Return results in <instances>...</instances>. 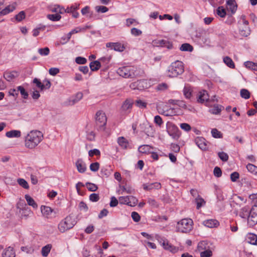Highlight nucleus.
<instances>
[{
	"label": "nucleus",
	"mask_w": 257,
	"mask_h": 257,
	"mask_svg": "<svg viewBox=\"0 0 257 257\" xmlns=\"http://www.w3.org/2000/svg\"><path fill=\"white\" fill-rule=\"evenodd\" d=\"M43 139V133L37 130L30 132L25 139V147L32 149L37 146Z\"/></svg>",
	"instance_id": "nucleus-1"
},
{
	"label": "nucleus",
	"mask_w": 257,
	"mask_h": 257,
	"mask_svg": "<svg viewBox=\"0 0 257 257\" xmlns=\"http://www.w3.org/2000/svg\"><path fill=\"white\" fill-rule=\"evenodd\" d=\"M184 71L183 63L180 61H176L169 67L167 75L169 77H175L182 74Z\"/></svg>",
	"instance_id": "nucleus-2"
},
{
	"label": "nucleus",
	"mask_w": 257,
	"mask_h": 257,
	"mask_svg": "<svg viewBox=\"0 0 257 257\" xmlns=\"http://www.w3.org/2000/svg\"><path fill=\"white\" fill-rule=\"evenodd\" d=\"M76 223V221L73 216L70 215L67 216L62 220L58 224V229L61 232L72 228Z\"/></svg>",
	"instance_id": "nucleus-3"
},
{
	"label": "nucleus",
	"mask_w": 257,
	"mask_h": 257,
	"mask_svg": "<svg viewBox=\"0 0 257 257\" xmlns=\"http://www.w3.org/2000/svg\"><path fill=\"white\" fill-rule=\"evenodd\" d=\"M193 221L191 219L184 218L178 222L177 229L182 233H188L193 228Z\"/></svg>",
	"instance_id": "nucleus-4"
},
{
	"label": "nucleus",
	"mask_w": 257,
	"mask_h": 257,
	"mask_svg": "<svg viewBox=\"0 0 257 257\" xmlns=\"http://www.w3.org/2000/svg\"><path fill=\"white\" fill-rule=\"evenodd\" d=\"M117 74L124 78H133L138 74L135 73V68L129 67L119 68L117 70Z\"/></svg>",
	"instance_id": "nucleus-5"
},
{
	"label": "nucleus",
	"mask_w": 257,
	"mask_h": 257,
	"mask_svg": "<svg viewBox=\"0 0 257 257\" xmlns=\"http://www.w3.org/2000/svg\"><path fill=\"white\" fill-rule=\"evenodd\" d=\"M167 132L174 140H178L180 136L178 128L172 122L168 121L166 124Z\"/></svg>",
	"instance_id": "nucleus-6"
},
{
	"label": "nucleus",
	"mask_w": 257,
	"mask_h": 257,
	"mask_svg": "<svg viewBox=\"0 0 257 257\" xmlns=\"http://www.w3.org/2000/svg\"><path fill=\"white\" fill-rule=\"evenodd\" d=\"M96 123L100 130H104V126L105 125L107 121L105 114L102 111H98L96 113Z\"/></svg>",
	"instance_id": "nucleus-7"
},
{
	"label": "nucleus",
	"mask_w": 257,
	"mask_h": 257,
	"mask_svg": "<svg viewBox=\"0 0 257 257\" xmlns=\"http://www.w3.org/2000/svg\"><path fill=\"white\" fill-rule=\"evenodd\" d=\"M247 223L249 226H253L257 223V208L251 207L247 218Z\"/></svg>",
	"instance_id": "nucleus-8"
},
{
	"label": "nucleus",
	"mask_w": 257,
	"mask_h": 257,
	"mask_svg": "<svg viewBox=\"0 0 257 257\" xmlns=\"http://www.w3.org/2000/svg\"><path fill=\"white\" fill-rule=\"evenodd\" d=\"M156 238H157V239H158L159 241L161 243H162V246L165 249L168 250L170 251L173 253L176 252L178 250V247L169 243L167 239L162 238H160V239H159V238H160V237L158 235L156 236Z\"/></svg>",
	"instance_id": "nucleus-9"
},
{
	"label": "nucleus",
	"mask_w": 257,
	"mask_h": 257,
	"mask_svg": "<svg viewBox=\"0 0 257 257\" xmlns=\"http://www.w3.org/2000/svg\"><path fill=\"white\" fill-rule=\"evenodd\" d=\"M239 34L244 37H247L250 34V29L248 25H245L241 24V22H238Z\"/></svg>",
	"instance_id": "nucleus-10"
},
{
	"label": "nucleus",
	"mask_w": 257,
	"mask_h": 257,
	"mask_svg": "<svg viewBox=\"0 0 257 257\" xmlns=\"http://www.w3.org/2000/svg\"><path fill=\"white\" fill-rule=\"evenodd\" d=\"M107 48H110L116 51L122 52L125 49L123 45H121L120 43H107L106 44Z\"/></svg>",
	"instance_id": "nucleus-11"
},
{
	"label": "nucleus",
	"mask_w": 257,
	"mask_h": 257,
	"mask_svg": "<svg viewBox=\"0 0 257 257\" xmlns=\"http://www.w3.org/2000/svg\"><path fill=\"white\" fill-rule=\"evenodd\" d=\"M42 214L47 218L51 217L52 214L54 212L55 214L56 212L50 207L46 206H42L41 207Z\"/></svg>",
	"instance_id": "nucleus-12"
},
{
	"label": "nucleus",
	"mask_w": 257,
	"mask_h": 257,
	"mask_svg": "<svg viewBox=\"0 0 257 257\" xmlns=\"http://www.w3.org/2000/svg\"><path fill=\"white\" fill-rule=\"evenodd\" d=\"M195 143L197 146L202 150H206L207 148L206 140L202 137H197L195 139Z\"/></svg>",
	"instance_id": "nucleus-13"
},
{
	"label": "nucleus",
	"mask_w": 257,
	"mask_h": 257,
	"mask_svg": "<svg viewBox=\"0 0 257 257\" xmlns=\"http://www.w3.org/2000/svg\"><path fill=\"white\" fill-rule=\"evenodd\" d=\"M154 44L157 46L167 47L169 49H171L173 47V45L170 42L165 40H158L157 41L154 42Z\"/></svg>",
	"instance_id": "nucleus-14"
},
{
	"label": "nucleus",
	"mask_w": 257,
	"mask_h": 257,
	"mask_svg": "<svg viewBox=\"0 0 257 257\" xmlns=\"http://www.w3.org/2000/svg\"><path fill=\"white\" fill-rule=\"evenodd\" d=\"M75 165L79 173H83L85 172L86 170V167L85 163L81 159L77 160Z\"/></svg>",
	"instance_id": "nucleus-15"
},
{
	"label": "nucleus",
	"mask_w": 257,
	"mask_h": 257,
	"mask_svg": "<svg viewBox=\"0 0 257 257\" xmlns=\"http://www.w3.org/2000/svg\"><path fill=\"white\" fill-rule=\"evenodd\" d=\"M143 188L145 190L150 191L153 189H160L161 185L160 183L155 182L150 184H143Z\"/></svg>",
	"instance_id": "nucleus-16"
},
{
	"label": "nucleus",
	"mask_w": 257,
	"mask_h": 257,
	"mask_svg": "<svg viewBox=\"0 0 257 257\" xmlns=\"http://www.w3.org/2000/svg\"><path fill=\"white\" fill-rule=\"evenodd\" d=\"M210 99L206 91L203 90L200 92L198 98L197 99V101L198 102L203 103L205 101L207 102Z\"/></svg>",
	"instance_id": "nucleus-17"
},
{
	"label": "nucleus",
	"mask_w": 257,
	"mask_h": 257,
	"mask_svg": "<svg viewBox=\"0 0 257 257\" xmlns=\"http://www.w3.org/2000/svg\"><path fill=\"white\" fill-rule=\"evenodd\" d=\"M227 8L231 12V14H234L237 10V5L234 0L226 1Z\"/></svg>",
	"instance_id": "nucleus-18"
},
{
	"label": "nucleus",
	"mask_w": 257,
	"mask_h": 257,
	"mask_svg": "<svg viewBox=\"0 0 257 257\" xmlns=\"http://www.w3.org/2000/svg\"><path fill=\"white\" fill-rule=\"evenodd\" d=\"M203 225L209 228L216 227L219 225V222L216 219H207L203 222Z\"/></svg>",
	"instance_id": "nucleus-19"
},
{
	"label": "nucleus",
	"mask_w": 257,
	"mask_h": 257,
	"mask_svg": "<svg viewBox=\"0 0 257 257\" xmlns=\"http://www.w3.org/2000/svg\"><path fill=\"white\" fill-rule=\"evenodd\" d=\"M16 4H13L11 5H9L2 10H0V15L4 16L11 12H13L16 9Z\"/></svg>",
	"instance_id": "nucleus-20"
},
{
	"label": "nucleus",
	"mask_w": 257,
	"mask_h": 257,
	"mask_svg": "<svg viewBox=\"0 0 257 257\" xmlns=\"http://www.w3.org/2000/svg\"><path fill=\"white\" fill-rule=\"evenodd\" d=\"M17 75V73L15 71L8 72L6 71L4 73L3 77L8 81H11L13 80Z\"/></svg>",
	"instance_id": "nucleus-21"
},
{
	"label": "nucleus",
	"mask_w": 257,
	"mask_h": 257,
	"mask_svg": "<svg viewBox=\"0 0 257 257\" xmlns=\"http://www.w3.org/2000/svg\"><path fill=\"white\" fill-rule=\"evenodd\" d=\"M83 97V94L81 92H78L76 94L75 96L71 98L69 101V104L70 105H74L80 100L82 99Z\"/></svg>",
	"instance_id": "nucleus-22"
},
{
	"label": "nucleus",
	"mask_w": 257,
	"mask_h": 257,
	"mask_svg": "<svg viewBox=\"0 0 257 257\" xmlns=\"http://www.w3.org/2000/svg\"><path fill=\"white\" fill-rule=\"evenodd\" d=\"M2 257H15V252L13 248L10 246L9 247L3 252Z\"/></svg>",
	"instance_id": "nucleus-23"
},
{
	"label": "nucleus",
	"mask_w": 257,
	"mask_h": 257,
	"mask_svg": "<svg viewBox=\"0 0 257 257\" xmlns=\"http://www.w3.org/2000/svg\"><path fill=\"white\" fill-rule=\"evenodd\" d=\"M89 67L92 71H97L101 67L100 62L98 60L92 61L90 63Z\"/></svg>",
	"instance_id": "nucleus-24"
},
{
	"label": "nucleus",
	"mask_w": 257,
	"mask_h": 257,
	"mask_svg": "<svg viewBox=\"0 0 257 257\" xmlns=\"http://www.w3.org/2000/svg\"><path fill=\"white\" fill-rule=\"evenodd\" d=\"M249 208L248 206L242 207L240 211L239 216L242 218H248L249 214Z\"/></svg>",
	"instance_id": "nucleus-25"
},
{
	"label": "nucleus",
	"mask_w": 257,
	"mask_h": 257,
	"mask_svg": "<svg viewBox=\"0 0 257 257\" xmlns=\"http://www.w3.org/2000/svg\"><path fill=\"white\" fill-rule=\"evenodd\" d=\"M52 247V245L51 244H48L46 245L43 246L41 250V253L43 256L46 257L50 252V250Z\"/></svg>",
	"instance_id": "nucleus-26"
},
{
	"label": "nucleus",
	"mask_w": 257,
	"mask_h": 257,
	"mask_svg": "<svg viewBox=\"0 0 257 257\" xmlns=\"http://www.w3.org/2000/svg\"><path fill=\"white\" fill-rule=\"evenodd\" d=\"M199 251L205 250L209 249L208 242L206 241H202L199 242L197 246Z\"/></svg>",
	"instance_id": "nucleus-27"
},
{
	"label": "nucleus",
	"mask_w": 257,
	"mask_h": 257,
	"mask_svg": "<svg viewBox=\"0 0 257 257\" xmlns=\"http://www.w3.org/2000/svg\"><path fill=\"white\" fill-rule=\"evenodd\" d=\"M25 198L29 205L32 206L34 208H37L38 205L35 200L29 195H25Z\"/></svg>",
	"instance_id": "nucleus-28"
},
{
	"label": "nucleus",
	"mask_w": 257,
	"mask_h": 257,
	"mask_svg": "<svg viewBox=\"0 0 257 257\" xmlns=\"http://www.w3.org/2000/svg\"><path fill=\"white\" fill-rule=\"evenodd\" d=\"M6 136L8 138H13V137L18 138L21 136V132L20 131H17V130L11 131L7 132L6 134Z\"/></svg>",
	"instance_id": "nucleus-29"
},
{
	"label": "nucleus",
	"mask_w": 257,
	"mask_h": 257,
	"mask_svg": "<svg viewBox=\"0 0 257 257\" xmlns=\"http://www.w3.org/2000/svg\"><path fill=\"white\" fill-rule=\"evenodd\" d=\"M192 90L190 86H185L183 89V93L185 97L190 99L192 96Z\"/></svg>",
	"instance_id": "nucleus-30"
},
{
	"label": "nucleus",
	"mask_w": 257,
	"mask_h": 257,
	"mask_svg": "<svg viewBox=\"0 0 257 257\" xmlns=\"http://www.w3.org/2000/svg\"><path fill=\"white\" fill-rule=\"evenodd\" d=\"M133 102L131 100L126 99L123 103L121 108L123 111H127L130 109L133 105Z\"/></svg>",
	"instance_id": "nucleus-31"
},
{
	"label": "nucleus",
	"mask_w": 257,
	"mask_h": 257,
	"mask_svg": "<svg viewBox=\"0 0 257 257\" xmlns=\"http://www.w3.org/2000/svg\"><path fill=\"white\" fill-rule=\"evenodd\" d=\"M117 142L120 146L123 149H126L128 145L127 140L123 137H119L117 139Z\"/></svg>",
	"instance_id": "nucleus-32"
},
{
	"label": "nucleus",
	"mask_w": 257,
	"mask_h": 257,
	"mask_svg": "<svg viewBox=\"0 0 257 257\" xmlns=\"http://www.w3.org/2000/svg\"><path fill=\"white\" fill-rule=\"evenodd\" d=\"M152 148L149 145H142L139 148V151L142 153H151Z\"/></svg>",
	"instance_id": "nucleus-33"
},
{
	"label": "nucleus",
	"mask_w": 257,
	"mask_h": 257,
	"mask_svg": "<svg viewBox=\"0 0 257 257\" xmlns=\"http://www.w3.org/2000/svg\"><path fill=\"white\" fill-rule=\"evenodd\" d=\"M223 62L227 66L231 68H233L235 67L233 61L230 57L228 56H226L223 58Z\"/></svg>",
	"instance_id": "nucleus-34"
},
{
	"label": "nucleus",
	"mask_w": 257,
	"mask_h": 257,
	"mask_svg": "<svg viewBox=\"0 0 257 257\" xmlns=\"http://www.w3.org/2000/svg\"><path fill=\"white\" fill-rule=\"evenodd\" d=\"M244 65L247 68L257 71V63L251 61H247L244 63Z\"/></svg>",
	"instance_id": "nucleus-35"
},
{
	"label": "nucleus",
	"mask_w": 257,
	"mask_h": 257,
	"mask_svg": "<svg viewBox=\"0 0 257 257\" xmlns=\"http://www.w3.org/2000/svg\"><path fill=\"white\" fill-rule=\"evenodd\" d=\"M17 182L20 186L24 189H28L29 188L28 182L24 179L19 178L17 179Z\"/></svg>",
	"instance_id": "nucleus-36"
},
{
	"label": "nucleus",
	"mask_w": 257,
	"mask_h": 257,
	"mask_svg": "<svg viewBox=\"0 0 257 257\" xmlns=\"http://www.w3.org/2000/svg\"><path fill=\"white\" fill-rule=\"evenodd\" d=\"M180 50H181L182 51H189V52H191L193 50V48L189 44L184 43V44H183L181 46V47L180 48Z\"/></svg>",
	"instance_id": "nucleus-37"
},
{
	"label": "nucleus",
	"mask_w": 257,
	"mask_h": 257,
	"mask_svg": "<svg viewBox=\"0 0 257 257\" xmlns=\"http://www.w3.org/2000/svg\"><path fill=\"white\" fill-rule=\"evenodd\" d=\"M18 92L20 91L22 97L24 99H27L29 96L28 93L26 91L25 89L22 86L17 87Z\"/></svg>",
	"instance_id": "nucleus-38"
},
{
	"label": "nucleus",
	"mask_w": 257,
	"mask_h": 257,
	"mask_svg": "<svg viewBox=\"0 0 257 257\" xmlns=\"http://www.w3.org/2000/svg\"><path fill=\"white\" fill-rule=\"evenodd\" d=\"M81 13L83 15H86L87 17L89 18L92 17V12H90V8L88 6H86L81 10Z\"/></svg>",
	"instance_id": "nucleus-39"
},
{
	"label": "nucleus",
	"mask_w": 257,
	"mask_h": 257,
	"mask_svg": "<svg viewBox=\"0 0 257 257\" xmlns=\"http://www.w3.org/2000/svg\"><path fill=\"white\" fill-rule=\"evenodd\" d=\"M47 17L52 21H58L61 18V16L59 14H49L47 16Z\"/></svg>",
	"instance_id": "nucleus-40"
},
{
	"label": "nucleus",
	"mask_w": 257,
	"mask_h": 257,
	"mask_svg": "<svg viewBox=\"0 0 257 257\" xmlns=\"http://www.w3.org/2000/svg\"><path fill=\"white\" fill-rule=\"evenodd\" d=\"M211 134L213 138L216 139L222 138L223 135L220 132L218 131L216 128H213L211 130Z\"/></svg>",
	"instance_id": "nucleus-41"
},
{
	"label": "nucleus",
	"mask_w": 257,
	"mask_h": 257,
	"mask_svg": "<svg viewBox=\"0 0 257 257\" xmlns=\"http://www.w3.org/2000/svg\"><path fill=\"white\" fill-rule=\"evenodd\" d=\"M216 13L221 18H224L226 15V11L223 7H219L216 10Z\"/></svg>",
	"instance_id": "nucleus-42"
},
{
	"label": "nucleus",
	"mask_w": 257,
	"mask_h": 257,
	"mask_svg": "<svg viewBox=\"0 0 257 257\" xmlns=\"http://www.w3.org/2000/svg\"><path fill=\"white\" fill-rule=\"evenodd\" d=\"M249 198L252 201V207L257 208V193L250 194L249 196Z\"/></svg>",
	"instance_id": "nucleus-43"
},
{
	"label": "nucleus",
	"mask_w": 257,
	"mask_h": 257,
	"mask_svg": "<svg viewBox=\"0 0 257 257\" xmlns=\"http://www.w3.org/2000/svg\"><path fill=\"white\" fill-rule=\"evenodd\" d=\"M85 185L90 191L94 192L98 189L97 185L92 183L87 182Z\"/></svg>",
	"instance_id": "nucleus-44"
},
{
	"label": "nucleus",
	"mask_w": 257,
	"mask_h": 257,
	"mask_svg": "<svg viewBox=\"0 0 257 257\" xmlns=\"http://www.w3.org/2000/svg\"><path fill=\"white\" fill-rule=\"evenodd\" d=\"M246 168L248 171L254 174H257V167L252 164H248L246 165Z\"/></svg>",
	"instance_id": "nucleus-45"
},
{
	"label": "nucleus",
	"mask_w": 257,
	"mask_h": 257,
	"mask_svg": "<svg viewBox=\"0 0 257 257\" xmlns=\"http://www.w3.org/2000/svg\"><path fill=\"white\" fill-rule=\"evenodd\" d=\"M33 82L34 83L36 84V86L38 88L40 89L41 91L44 90V86L43 85V83L41 82L40 80L37 78H35L33 79Z\"/></svg>",
	"instance_id": "nucleus-46"
},
{
	"label": "nucleus",
	"mask_w": 257,
	"mask_h": 257,
	"mask_svg": "<svg viewBox=\"0 0 257 257\" xmlns=\"http://www.w3.org/2000/svg\"><path fill=\"white\" fill-rule=\"evenodd\" d=\"M199 251L200 252L201 257H210L212 255V252L209 249Z\"/></svg>",
	"instance_id": "nucleus-47"
},
{
	"label": "nucleus",
	"mask_w": 257,
	"mask_h": 257,
	"mask_svg": "<svg viewBox=\"0 0 257 257\" xmlns=\"http://www.w3.org/2000/svg\"><path fill=\"white\" fill-rule=\"evenodd\" d=\"M128 199H129V206H135L138 203V199L133 196H128Z\"/></svg>",
	"instance_id": "nucleus-48"
},
{
	"label": "nucleus",
	"mask_w": 257,
	"mask_h": 257,
	"mask_svg": "<svg viewBox=\"0 0 257 257\" xmlns=\"http://www.w3.org/2000/svg\"><path fill=\"white\" fill-rule=\"evenodd\" d=\"M240 96L244 99H248L250 97V93L247 89H242L240 90Z\"/></svg>",
	"instance_id": "nucleus-49"
},
{
	"label": "nucleus",
	"mask_w": 257,
	"mask_h": 257,
	"mask_svg": "<svg viewBox=\"0 0 257 257\" xmlns=\"http://www.w3.org/2000/svg\"><path fill=\"white\" fill-rule=\"evenodd\" d=\"M135 104L140 108H145L147 107V103L141 99H138L136 100Z\"/></svg>",
	"instance_id": "nucleus-50"
},
{
	"label": "nucleus",
	"mask_w": 257,
	"mask_h": 257,
	"mask_svg": "<svg viewBox=\"0 0 257 257\" xmlns=\"http://www.w3.org/2000/svg\"><path fill=\"white\" fill-rule=\"evenodd\" d=\"M95 9L96 11L98 13H104L108 11V9L107 7L103 6H96Z\"/></svg>",
	"instance_id": "nucleus-51"
},
{
	"label": "nucleus",
	"mask_w": 257,
	"mask_h": 257,
	"mask_svg": "<svg viewBox=\"0 0 257 257\" xmlns=\"http://www.w3.org/2000/svg\"><path fill=\"white\" fill-rule=\"evenodd\" d=\"M222 106L221 105H214V107L210 110V111L213 114H218L221 110Z\"/></svg>",
	"instance_id": "nucleus-52"
},
{
	"label": "nucleus",
	"mask_w": 257,
	"mask_h": 257,
	"mask_svg": "<svg viewBox=\"0 0 257 257\" xmlns=\"http://www.w3.org/2000/svg\"><path fill=\"white\" fill-rule=\"evenodd\" d=\"M119 202L121 204H126L129 206V199L127 196H121L118 198Z\"/></svg>",
	"instance_id": "nucleus-53"
},
{
	"label": "nucleus",
	"mask_w": 257,
	"mask_h": 257,
	"mask_svg": "<svg viewBox=\"0 0 257 257\" xmlns=\"http://www.w3.org/2000/svg\"><path fill=\"white\" fill-rule=\"evenodd\" d=\"M38 52L42 56H47L49 54L50 50L48 47L40 48L38 50Z\"/></svg>",
	"instance_id": "nucleus-54"
},
{
	"label": "nucleus",
	"mask_w": 257,
	"mask_h": 257,
	"mask_svg": "<svg viewBox=\"0 0 257 257\" xmlns=\"http://www.w3.org/2000/svg\"><path fill=\"white\" fill-rule=\"evenodd\" d=\"M218 156L220 160L223 162H226L228 160V155L223 152H219L218 153Z\"/></svg>",
	"instance_id": "nucleus-55"
},
{
	"label": "nucleus",
	"mask_w": 257,
	"mask_h": 257,
	"mask_svg": "<svg viewBox=\"0 0 257 257\" xmlns=\"http://www.w3.org/2000/svg\"><path fill=\"white\" fill-rule=\"evenodd\" d=\"M111 59V56L108 57H103L100 58L98 61L100 62V64H101L104 66L106 65L110 61Z\"/></svg>",
	"instance_id": "nucleus-56"
},
{
	"label": "nucleus",
	"mask_w": 257,
	"mask_h": 257,
	"mask_svg": "<svg viewBox=\"0 0 257 257\" xmlns=\"http://www.w3.org/2000/svg\"><path fill=\"white\" fill-rule=\"evenodd\" d=\"M100 199L98 194L92 193L89 196V200L92 202H97Z\"/></svg>",
	"instance_id": "nucleus-57"
},
{
	"label": "nucleus",
	"mask_w": 257,
	"mask_h": 257,
	"mask_svg": "<svg viewBox=\"0 0 257 257\" xmlns=\"http://www.w3.org/2000/svg\"><path fill=\"white\" fill-rule=\"evenodd\" d=\"M99 164L97 162L92 163L90 165V169L93 172H96L98 170Z\"/></svg>",
	"instance_id": "nucleus-58"
},
{
	"label": "nucleus",
	"mask_w": 257,
	"mask_h": 257,
	"mask_svg": "<svg viewBox=\"0 0 257 257\" xmlns=\"http://www.w3.org/2000/svg\"><path fill=\"white\" fill-rule=\"evenodd\" d=\"M154 122L158 126H161L163 121L160 116L156 115L154 117Z\"/></svg>",
	"instance_id": "nucleus-59"
},
{
	"label": "nucleus",
	"mask_w": 257,
	"mask_h": 257,
	"mask_svg": "<svg viewBox=\"0 0 257 257\" xmlns=\"http://www.w3.org/2000/svg\"><path fill=\"white\" fill-rule=\"evenodd\" d=\"M131 34L135 36H138L142 34V31L136 28H133L131 30Z\"/></svg>",
	"instance_id": "nucleus-60"
},
{
	"label": "nucleus",
	"mask_w": 257,
	"mask_h": 257,
	"mask_svg": "<svg viewBox=\"0 0 257 257\" xmlns=\"http://www.w3.org/2000/svg\"><path fill=\"white\" fill-rule=\"evenodd\" d=\"M213 173L215 176L220 177L222 175L221 169L218 167H215L214 169Z\"/></svg>",
	"instance_id": "nucleus-61"
},
{
	"label": "nucleus",
	"mask_w": 257,
	"mask_h": 257,
	"mask_svg": "<svg viewBox=\"0 0 257 257\" xmlns=\"http://www.w3.org/2000/svg\"><path fill=\"white\" fill-rule=\"evenodd\" d=\"M195 202L197 204V208L199 209L202 205L203 203H205V201L202 198H196L195 199Z\"/></svg>",
	"instance_id": "nucleus-62"
},
{
	"label": "nucleus",
	"mask_w": 257,
	"mask_h": 257,
	"mask_svg": "<svg viewBox=\"0 0 257 257\" xmlns=\"http://www.w3.org/2000/svg\"><path fill=\"white\" fill-rule=\"evenodd\" d=\"M25 18V13L24 11L20 12L18 15L16 16V19L18 21H21Z\"/></svg>",
	"instance_id": "nucleus-63"
},
{
	"label": "nucleus",
	"mask_w": 257,
	"mask_h": 257,
	"mask_svg": "<svg viewBox=\"0 0 257 257\" xmlns=\"http://www.w3.org/2000/svg\"><path fill=\"white\" fill-rule=\"evenodd\" d=\"M75 62L78 64H84L86 63L87 60L83 57H77L75 59Z\"/></svg>",
	"instance_id": "nucleus-64"
}]
</instances>
